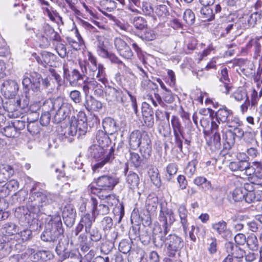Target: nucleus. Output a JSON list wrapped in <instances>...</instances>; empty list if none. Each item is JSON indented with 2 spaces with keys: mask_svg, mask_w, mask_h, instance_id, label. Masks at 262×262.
Returning a JSON list of instances; mask_svg holds the SVG:
<instances>
[{
  "mask_svg": "<svg viewBox=\"0 0 262 262\" xmlns=\"http://www.w3.org/2000/svg\"><path fill=\"white\" fill-rule=\"evenodd\" d=\"M33 188L30 193V196L27 204V209L19 208L16 211V216L23 223L30 224L32 216L34 223L36 224V228L38 227V221L35 217V215L40 211V208L44 205L52 203L55 200V195L47 191L33 192Z\"/></svg>",
  "mask_w": 262,
  "mask_h": 262,
  "instance_id": "1",
  "label": "nucleus"
},
{
  "mask_svg": "<svg viewBox=\"0 0 262 262\" xmlns=\"http://www.w3.org/2000/svg\"><path fill=\"white\" fill-rule=\"evenodd\" d=\"M63 232L60 216L59 215H55L51 217L40 237L45 242H54L59 236L63 234Z\"/></svg>",
  "mask_w": 262,
  "mask_h": 262,
  "instance_id": "2",
  "label": "nucleus"
},
{
  "mask_svg": "<svg viewBox=\"0 0 262 262\" xmlns=\"http://www.w3.org/2000/svg\"><path fill=\"white\" fill-rule=\"evenodd\" d=\"M106 148L98 146L97 144L92 145L88 149L89 156L94 158L98 162L93 166V171L102 168L106 163L111 162L114 158V149L112 147L108 154L104 155Z\"/></svg>",
  "mask_w": 262,
  "mask_h": 262,
  "instance_id": "3",
  "label": "nucleus"
},
{
  "mask_svg": "<svg viewBox=\"0 0 262 262\" xmlns=\"http://www.w3.org/2000/svg\"><path fill=\"white\" fill-rule=\"evenodd\" d=\"M118 183L119 181L115 177L103 175L96 179L97 187L90 186L89 187L91 193L103 197L104 192L112 191Z\"/></svg>",
  "mask_w": 262,
  "mask_h": 262,
  "instance_id": "4",
  "label": "nucleus"
},
{
  "mask_svg": "<svg viewBox=\"0 0 262 262\" xmlns=\"http://www.w3.org/2000/svg\"><path fill=\"white\" fill-rule=\"evenodd\" d=\"M88 130L87 117L84 112L80 111L77 117H72L70 124L64 133V135L74 136L84 135Z\"/></svg>",
  "mask_w": 262,
  "mask_h": 262,
  "instance_id": "5",
  "label": "nucleus"
},
{
  "mask_svg": "<svg viewBox=\"0 0 262 262\" xmlns=\"http://www.w3.org/2000/svg\"><path fill=\"white\" fill-rule=\"evenodd\" d=\"M56 104V113L54 116L53 120L56 123H59L69 117L73 106L71 103L64 101L61 97Z\"/></svg>",
  "mask_w": 262,
  "mask_h": 262,
  "instance_id": "6",
  "label": "nucleus"
},
{
  "mask_svg": "<svg viewBox=\"0 0 262 262\" xmlns=\"http://www.w3.org/2000/svg\"><path fill=\"white\" fill-rule=\"evenodd\" d=\"M166 246L168 256L173 257L176 253L180 251L184 247L183 239L176 234H170L166 237Z\"/></svg>",
  "mask_w": 262,
  "mask_h": 262,
  "instance_id": "7",
  "label": "nucleus"
},
{
  "mask_svg": "<svg viewBox=\"0 0 262 262\" xmlns=\"http://www.w3.org/2000/svg\"><path fill=\"white\" fill-rule=\"evenodd\" d=\"M72 63L73 61L71 60L63 63V77L71 86H75L79 84V81L83 80V78L78 70L74 69L70 71V66Z\"/></svg>",
  "mask_w": 262,
  "mask_h": 262,
  "instance_id": "8",
  "label": "nucleus"
},
{
  "mask_svg": "<svg viewBox=\"0 0 262 262\" xmlns=\"http://www.w3.org/2000/svg\"><path fill=\"white\" fill-rule=\"evenodd\" d=\"M171 124L174 137L175 146L179 149L180 151H182V139H184V136L181 122L177 116H172Z\"/></svg>",
  "mask_w": 262,
  "mask_h": 262,
  "instance_id": "9",
  "label": "nucleus"
},
{
  "mask_svg": "<svg viewBox=\"0 0 262 262\" xmlns=\"http://www.w3.org/2000/svg\"><path fill=\"white\" fill-rule=\"evenodd\" d=\"M118 2L122 6H124V0H101L100 2V11L110 19L115 20L116 17L112 14L107 13L106 11L111 12L117 8Z\"/></svg>",
  "mask_w": 262,
  "mask_h": 262,
  "instance_id": "10",
  "label": "nucleus"
},
{
  "mask_svg": "<svg viewBox=\"0 0 262 262\" xmlns=\"http://www.w3.org/2000/svg\"><path fill=\"white\" fill-rule=\"evenodd\" d=\"M105 99L108 102H119L125 105L123 92L120 89L108 86L104 91Z\"/></svg>",
  "mask_w": 262,
  "mask_h": 262,
  "instance_id": "11",
  "label": "nucleus"
},
{
  "mask_svg": "<svg viewBox=\"0 0 262 262\" xmlns=\"http://www.w3.org/2000/svg\"><path fill=\"white\" fill-rule=\"evenodd\" d=\"M148 136L145 132L139 130L133 131L129 136V145L131 148L136 149L140 145L145 144V141L148 140Z\"/></svg>",
  "mask_w": 262,
  "mask_h": 262,
  "instance_id": "12",
  "label": "nucleus"
},
{
  "mask_svg": "<svg viewBox=\"0 0 262 262\" xmlns=\"http://www.w3.org/2000/svg\"><path fill=\"white\" fill-rule=\"evenodd\" d=\"M105 69L103 65L99 63L98 66L93 67V68L90 69L89 71V76L93 79H97L102 83V84L105 85L108 82Z\"/></svg>",
  "mask_w": 262,
  "mask_h": 262,
  "instance_id": "13",
  "label": "nucleus"
},
{
  "mask_svg": "<svg viewBox=\"0 0 262 262\" xmlns=\"http://www.w3.org/2000/svg\"><path fill=\"white\" fill-rule=\"evenodd\" d=\"M210 129L212 133L214 132L213 137L210 140L207 142L208 146L212 151H215L220 149L221 146V136L219 133V124L214 121L212 120L211 122Z\"/></svg>",
  "mask_w": 262,
  "mask_h": 262,
  "instance_id": "14",
  "label": "nucleus"
},
{
  "mask_svg": "<svg viewBox=\"0 0 262 262\" xmlns=\"http://www.w3.org/2000/svg\"><path fill=\"white\" fill-rule=\"evenodd\" d=\"M208 111L212 119L215 118V120L219 124L226 123L233 115V112L225 106L219 108L215 113L211 109H208Z\"/></svg>",
  "mask_w": 262,
  "mask_h": 262,
  "instance_id": "15",
  "label": "nucleus"
},
{
  "mask_svg": "<svg viewBox=\"0 0 262 262\" xmlns=\"http://www.w3.org/2000/svg\"><path fill=\"white\" fill-rule=\"evenodd\" d=\"M114 45L120 56L127 59H131L133 53L130 47L121 38L117 37L114 40Z\"/></svg>",
  "mask_w": 262,
  "mask_h": 262,
  "instance_id": "16",
  "label": "nucleus"
},
{
  "mask_svg": "<svg viewBox=\"0 0 262 262\" xmlns=\"http://www.w3.org/2000/svg\"><path fill=\"white\" fill-rule=\"evenodd\" d=\"M76 217V210L71 205H66L63 210L62 217L65 224L68 227H72Z\"/></svg>",
  "mask_w": 262,
  "mask_h": 262,
  "instance_id": "17",
  "label": "nucleus"
},
{
  "mask_svg": "<svg viewBox=\"0 0 262 262\" xmlns=\"http://www.w3.org/2000/svg\"><path fill=\"white\" fill-rule=\"evenodd\" d=\"M91 203L92 206V213L96 217L99 215H104L109 213L108 206L104 204H100L98 205V200L96 198L92 196Z\"/></svg>",
  "mask_w": 262,
  "mask_h": 262,
  "instance_id": "18",
  "label": "nucleus"
},
{
  "mask_svg": "<svg viewBox=\"0 0 262 262\" xmlns=\"http://www.w3.org/2000/svg\"><path fill=\"white\" fill-rule=\"evenodd\" d=\"M96 48L97 52L99 56L104 58L108 56V42L103 36H96Z\"/></svg>",
  "mask_w": 262,
  "mask_h": 262,
  "instance_id": "19",
  "label": "nucleus"
},
{
  "mask_svg": "<svg viewBox=\"0 0 262 262\" xmlns=\"http://www.w3.org/2000/svg\"><path fill=\"white\" fill-rule=\"evenodd\" d=\"M159 220L164 225L171 226L176 221L173 212L167 208L162 209L159 212Z\"/></svg>",
  "mask_w": 262,
  "mask_h": 262,
  "instance_id": "20",
  "label": "nucleus"
},
{
  "mask_svg": "<svg viewBox=\"0 0 262 262\" xmlns=\"http://www.w3.org/2000/svg\"><path fill=\"white\" fill-rule=\"evenodd\" d=\"M226 251L232 257L236 258H243L245 254V251L238 245H235L232 242H228L225 244Z\"/></svg>",
  "mask_w": 262,
  "mask_h": 262,
  "instance_id": "21",
  "label": "nucleus"
},
{
  "mask_svg": "<svg viewBox=\"0 0 262 262\" xmlns=\"http://www.w3.org/2000/svg\"><path fill=\"white\" fill-rule=\"evenodd\" d=\"M220 81L223 84V85H221L220 90L226 94H228L230 90L231 89L232 86L231 85L230 79L228 76V70L227 68H224L221 70L220 73Z\"/></svg>",
  "mask_w": 262,
  "mask_h": 262,
  "instance_id": "22",
  "label": "nucleus"
},
{
  "mask_svg": "<svg viewBox=\"0 0 262 262\" xmlns=\"http://www.w3.org/2000/svg\"><path fill=\"white\" fill-rule=\"evenodd\" d=\"M13 168L8 164L0 165V184L4 183L14 174Z\"/></svg>",
  "mask_w": 262,
  "mask_h": 262,
  "instance_id": "23",
  "label": "nucleus"
},
{
  "mask_svg": "<svg viewBox=\"0 0 262 262\" xmlns=\"http://www.w3.org/2000/svg\"><path fill=\"white\" fill-rule=\"evenodd\" d=\"M56 56L54 54L47 51H43L41 53V56L38 57L36 59L39 63L46 67V65L51 66Z\"/></svg>",
  "mask_w": 262,
  "mask_h": 262,
  "instance_id": "24",
  "label": "nucleus"
},
{
  "mask_svg": "<svg viewBox=\"0 0 262 262\" xmlns=\"http://www.w3.org/2000/svg\"><path fill=\"white\" fill-rule=\"evenodd\" d=\"M248 166V161L246 160L231 162L229 164V169L233 172H243Z\"/></svg>",
  "mask_w": 262,
  "mask_h": 262,
  "instance_id": "25",
  "label": "nucleus"
},
{
  "mask_svg": "<svg viewBox=\"0 0 262 262\" xmlns=\"http://www.w3.org/2000/svg\"><path fill=\"white\" fill-rule=\"evenodd\" d=\"M178 211L183 231L186 234L188 228V223L187 221L188 211L184 205H180L178 208Z\"/></svg>",
  "mask_w": 262,
  "mask_h": 262,
  "instance_id": "26",
  "label": "nucleus"
},
{
  "mask_svg": "<svg viewBox=\"0 0 262 262\" xmlns=\"http://www.w3.org/2000/svg\"><path fill=\"white\" fill-rule=\"evenodd\" d=\"M261 18V13L257 11L253 13L250 16L245 15L242 17L239 18L237 21L243 23L244 21H246L247 20L249 26L250 27H253L256 24L257 21L260 20Z\"/></svg>",
  "mask_w": 262,
  "mask_h": 262,
  "instance_id": "27",
  "label": "nucleus"
},
{
  "mask_svg": "<svg viewBox=\"0 0 262 262\" xmlns=\"http://www.w3.org/2000/svg\"><path fill=\"white\" fill-rule=\"evenodd\" d=\"M33 220V216H31V219L30 220V223L28 224H29L30 225V228L31 229H25L24 230L22 231H20V236L21 238L22 241H27L29 239H30L32 236V230H37L38 228H36V224L37 223H34V222L32 221ZM19 221H20L19 220ZM21 223L23 224L22 222L19 221ZM26 224H27L26 223ZM38 227H40V225H38Z\"/></svg>",
  "mask_w": 262,
  "mask_h": 262,
  "instance_id": "28",
  "label": "nucleus"
},
{
  "mask_svg": "<svg viewBox=\"0 0 262 262\" xmlns=\"http://www.w3.org/2000/svg\"><path fill=\"white\" fill-rule=\"evenodd\" d=\"M18 89V85L13 80H6L1 84V90L5 93L14 94L16 92Z\"/></svg>",
  "mask_w": 262,
  "mask_h": 262,
  "instance_id": "29",
  "label": "nucleus"
},
{
  "mask_svg": "<svg viewBox=\"0 0 262 262\" xmlns=\"http://www.w3.org/2000/svg\"><path fill=\"white\" fill-rule=\"evenodd\" d=\"M148 174L154 185L159 188L161 185V181L158 168L151 166L148 169Z\"/></svg>",
  "mask_w": 262,
  "mask_h": 262,
  "instance_id": "30",
  "label": "nucleus"
},
{
  "mask_svg": "<svg viewBox=\"0 0 262 262\" xmlns=\"http://www.w3.org/2000/svg\"><path fill=\"white\" fill-rule=\"evenodd\" d=\"M96 139L98 143L97 144L105 148H106L111 143L109 137L102 130H98L97 132Z\"/></svg>",
  "mask_w": 262,
  "mask_h": 262,
  "instance_id": "31",
  "label": "nucleus"
},
{
  "mask_svg": "<svg viewBox=\"0 0 262 262\" xmlns=\"http://www.w3.org/2000/svg\"><path fill=\"white\" fill-rule=\"evenodd\" d=\"M96 217L89 213H85L81 216L80 223L85 227V232H89L93 223L95 222Z\"/></svg>",
  "mask_w": 262,
  "mask_h": 262,
  "instance_id": "32",
  "label": "nucleus"
},
{
  "mask_svg": "<svg viewBox=\"0 0 262 262\" xmlns=\"http://www.w3.org/2000/svg\"><path fill=\"white\" fill-rule=\"evenodd\" d=\"M85 105L88 110L94 111H98L102 107V103L92 96L86 100Z\"/></svg>",
  "mask_w": 262,
  "mask_h": 262,
  "instance_id": "33",
  "label": "nucleus"
},
{
  "mask_svg": "<svg viewBox=\"0 0 262 262\" xmlns=\"http://www.w3.org/2000/svg\"><path fill=\"white\" fill-rule=\"evenodd\" d=\"M244 200L248 203H251L255 201H262V191L249 192L245 194Z\"/></svg>",
  "mask_w": 262,
  "mask_h": 262,
  "instance_id": "34",
  "label": "nucleus"
},
{
  "mask_svg": "<svg viewBox=\"0 0 262 262\" xmlns=\"http://www.w3.org/2000/svg\"><path fill=\"white\" fill-rule=\"evenodd\" d=\"M102 125L105 132H108V134H112L117 130L116 122L111 118H105L103 121Z\"/></svg>",
  "mask_w": 262,
  "mask_h": 262,
  "instance_id": "35",
  "label": "nucleus"
},
{
  "mask_svg": "<svg viewBox=\"0 0 262 262\" xmlns=\"http://www.w3.org/2000/svg\"><path fill=\"white\" fill-rule=\"evenodd\" d=\"M1 232L5 236L12 235L17 233V226L12 223H8L3 225Z\"/></svg>",
  "mask_w": 262,
  "mask_h": 262,
  "instance_id": "36",
  "label": "nucleus"
},
{
  "mask_svg": "<svg viewBox=\"0 0 262 262\" xmlns=\"http://www.w3.org/2000/svg\"><path fill=\"white\" fill-rule=\"evenodd\" d=\"M60 97H57L56 99H48L46 100L42 105V110L47 113H49L53 110H56V102L59 101Z\"/></svg>",
  "mask_w": 262,
  "mask_h": 262,
  "instance_id": "37",
  "label": "nucleus"
},
{
  "mask_svg": "<svg viewBox=\"0 0 262 262\" xmlns=\"http://www.w3.org/2000/svg\"><path fill=\"white\" fill-rule=\"evenodd\" d=\"M212 228L220 235L225 234L228 231L227 223L223 220L213 224L212 225Z\"/></svg>",
  "mask_w": 262,
  "mask_h": 262,
  "instance_id": "38",
  "label": "nucleus"
},
{
  "mask_svg": "<svg viewBox=\"0 0 262 262\" xmlns=\"http://www.w3.org/2000/svg\"><path fill=\"white\" fill-rule=\"evenodd\" d=\"M52 257L53 255L49 251H38L33 254V261H35L39 260L47 261L52 258Z\"/></svg>",
  "mask_w": 262,
  "mask_h": 262,
  "instance_id": "39",
  "label": "nucleus"
},
{
  "mask_svg": "<svg viewBox=\"0 0 262 262\" xmlns=\"http://www.w3.org/2000/svg\"><path fill=\"white\" fill-rule=\"evenodd\" d=\"M225 142L223 144L224 149H230L232 146L234 145L235 137L232 132V130L230 129L227 131L225 134Z\"/></svg>",
  "mask_w": 262,
  "mask_h": 262,
  "instance_id": "40",
  "label": "nucleus"
},
{
  "mask_svg": "<svg viewBox=\"0 0 262 262\" xmlns=\"http://www.w3.org/2000/svg\"><path fill=\"white\" fill-rule=\"evenodd\" d=\"M31 77L33 81V91L34 92H39L40 82L42 79L41 75L36 72H31Z\"/></svg>",
  "mask_w": 262,
  "mask_h": 262,
  "instance_id": "41",
  "label": "nucleus"
},
{
  "mask_svg": "<svg viewBox=\"0 0 262 262\" xmlns=\"http://www.w3.org/2000/svg\"><path fill=\"white\" fill-rule=\"evenodd\" d=\"M139 181L138 175L135 172H130L126 177V182L131 189L138 188Z\"/></svg>",
  "mask_w": 262,
  "mask_h": 262,
  "instance_id": "42",
  "label": "nucleus"
},
{
  "mask_svg": "<svg viewBox=\"0 0 262 262\" xmlns=\"http://www.w3.org/2000/svg\"><path fill=\"white\" fill-rule=\"evenodd\" d=\"M200 13L204 21H211L214 18L212 9L209 6H203L200 10Z\"/></svg>",
  "mask_w": 262,
  "mask_h": 262,
  "instance_id": "43",
  "label": "nucleus"
},
{
  "mask_svg": "<svg viewBox=\"0 0 262 262\" xmlns=\"http://www.w3.org/2000/svg\"><path fill=\"white\" fill-rule=\"evenodd\" d=\"M131 23L133 24L134 26L138 30H144L147 26L146 20L140 16L134 17L132 19Z\"/></svg>",
  "mask_w": 262,
  "mask_h": 262,
  "instance_id": "44",
  "label": "nucleus"
},
{
  "mask_svg": "<svg viewBox=\"0 0 262 262\" xmlns=\"http://www.w3.org/2000/svg\"><path fill=\"white\" fill-rule=\"evenodd\" d=\"M95 80V79H93L90 77H87L81 84V86L85 96H87L89 94L90 90H93Z\"/></svg>",
  "mask_w": 262,
  "mask_h": 262,
  "instance_id": "45",
  "label": "nucleus"
},
{
  "mask_svg": "<svg viewBox=\"0 0 262 262\" xmlns=\"http://www.w3.org/2000/svg\"><path fill=\"white\" fill-rule=\"evenodd\" d=\"M248 96L246 90L242 87L238 88L231 95V97L233 98L237 101H241L244 98L247 99Z\"/></svg>",
  "mask_w": 262,
  "mask_h": 262,
  "instance_id": "46",
  "label": "nucleus"
},
{
  "mask_svg": "<svg viewBox=\"0 0 262 262\" xmlns=\"http://www.w3.org/2000/svg\"><path fill=\"white\" fill-rule=\"evenodd\" d=\"M232 132L233 134H234V137L238 138L239 139H241L243 138L245 140L246 137L247 136H249L251 139L253 138V133L251 132H245L241 126L235 127V128L232 130Z\"/></svg>",
  "mask_w": 262,
  "mask_h": 262,
  "instance_id": "47",
  "label": "nucleus"
},
{
  "mask_svg": "<svg viewBox=\"0 0 262 262\" xmlns=\"http://www.w3.org/2000/svg\"><path fill=\"white\" fill-rule=\"evenodd\" d=\"M158 204V198L148 196L146 201V208L148 212L156 211Z\"/></svg>",
  "mask_w": 262,
  "mask_h": 262,
  "instance_id": "48",
  "label": "nucleus"
},
{
  "mask_svg": "<svg viewBox=\"0 0 262 262\" xmlns=\"http://www.w3.org/2000/svg\"><path fill=\"white\" fill-rule=\"evenodd\" d=\"M246 243L249 248L252 251H256L258 248V239L257 237L253 234L248 236Z\"/></svg>",
  "mask_w": 262,
  "mask_h": 262,
  "instance_id": "49",
  "label": "nucleus"
},
{
  "mask_svg": "<svg viewBox=\"0 0 262 262\" xmlns=\"http://www.w3.org/2000/svg\"><path fill=\"white\" fill-rule=\"evenodd\" d=\"M12 245L9 242L8 238L4 234H0V250H5L7 252H10Z\"/></svg>",
  "mask_w": 262,
  "mask_h": 262,
  "instance_id": "50",
  "label": "nucleus"
},
{
  "mask_svg": "<svg viewBox=\"0 0 262 262\" xmlns=\"http://www.w3.org/2000/svg\"><path fill=\"white\" fill-rule=\"evenodd\" d=\"M150 140L149 138L148 140L145 141V144L141 145L140 152L142 157L145 159H148L151 152V147L150 145Z\"/></svg>",
  "mask_w": 262,
  "mask_h": 262,
  "instance_id": "51",
  "label": "nucleus"
},
{
  "mask_svg": "<svg viewBox=\"0 0 262 262\" xmlns=\"http://www.w3.org/2000/svg\"><path fill=\"white\" fill-rule=\"evenodd\" d=\"M3 134L8 138H14L17 137L19 132L12 123V125H9L4 128Z\"/></svg>",
  "mask_w": 262,
  "mask_h": 262,
  "instance_id": "52",
  "label": "nucleus"
},
{
  "mask_svg": "<svg viewBox=\"0 0 262 262\" xmlns=\"http://www.w3.org/2000/svg\"><path fill=\"white\" fill-rule=\"evenodd\" d=\"M143 33H141L140 38L146 41H151L156 38V34L154 31L147 28L144 29Z\"/></svg>",
  "mask_w": 262,
  "mask_h": 262,
  "instance_id": "53",
  "label": "nucleus"
},
{
  "mask_svg": "<svg viewBox=\"0 0 262 262\" xmlns=\"http://www.w3.org/2000/svg\"><path fill=\"white\" fill-rule=\"evenodd\" d=\"M138 69L141 72L140 75L142 77L141 84L144 88L148 86L150 84L157 86L156 84L153 83L148 78L147 73L143 69L140 67H138Z\"/></svg>",
  "mask_w": 262,
  "mask_h": 262,
  "instance_id": "54",
  "label": "nucleus"
},
{
  "mask_svg": "<svg viewBox=\"0 0 262 262\" xmlns=\"http://www.w3.org/2000/svg\"><path fill=\"white\" fill-rule=\"evenodd\" d=\"M113 226V221L110 216H105L100 222V227L104 232L110 230Z\"/></svg>",
  "mask_w": 262,
  "mask_h": 262,
  "instance_id": "55",
  "label": "nucleus"
},
{
  "mask_svg": "<svg viewBox=\"0 0 262 262\" xmlns=\"http://www.w3.org/2000/svg\"><path fill=\"white\" fill-rule=\"evenodd\" d=\"M197 161L193 160L189 162L185 169V173L188 177H191L196 171Z\"/></svg>",
  "mask_w": 262,
  "mask_h": 262,
  "instance_id": "56",
  "label": "nucleus"
},
{
  "mask_svg": "<svg viewBox=\"0 0 262 262\" xmlns=\"http://www.w3.org/2000/svg\"><path fill=\"white\" fill-rule=\"evenodd\" d=\"M245 191V189L241 187L236 188L232 192V198L234 201L239 202L244 199Z\"/></svg>",
  "mask_w": 262,
  "mask_h": 262,
  "instance_id": "57",
  "label": "nucleus"
},
{
  "mask_svg": "<svg viewBox=\"0 0 262 262\" xmlns=\"http://www.w3.org/2000/svg\"><path fill=\"white\" fill-rule=\"evenodd\" d=\"M129 160L136 168L141 166L142 161L138 154L131 151L129 152Z\"/></svg>",
  "mask_w": 262,
  "mask_h": 262,
  "instance_id": "58",
  "label": "nucleus"
},
{
  "mask_svg": "<svg viewBox=\"0 0 262 262\" xmlns=\"http://www.w3.org/2000/svg\"><path fill=\"white\" fill-rule=\"evenodd\" d=\"M103 197H98L101 200L105 199V202L107 203V205H108V207L113 206L114 205L117 204L118 202V200L114 194H105L103 193Z\"/></svg>",
  "mask_w": 262,
  "mask_h": 262,
  "instance_id": "59",
  "label": "nucleus"
},
{
  "mask_svg": "<svg viewBox=\"0 0 262 262\" xmlns=\"http://www.w3.org/2000/svg\"><path fill=\"white\" fill-rule=\"evenodd\" d=\"M155 12L159 17H165L168 14L167 7L165 5L157 6Z\"/></svg>",
  "mask_w": 262,
  "mask_h": 262,
  "instance_id": "60",
  "label": "nucleus"
},
{
  "mask_svg": "<svg viewBox=\"0 0 262 262\" xmlns=\"http://www.w3.org/2000/svg\"><path fill=\"white\" fill-rule=\"evenodd\" d=\"M19 187V183L17 180L12 179L9 182H7L5 185L3 186V188H6L9 193L10 191H16Z\"/></svg>",
  "mask_w": 262,
  "mask_h": 262,
  "instance_id": "61",
  "label": "nucleus"
},
{
  "mask_svg": "<svg viewBox=\"0 0 262 262\" xmlns=\"http://www.w3.org/2000/svg\"><path fill=\"white\" fill-rule=\"evenodd\" d=\"M231 20H229L228 22L224 24V32L223 33V35H225L226 34L230 33L231 31L233 30L234 28L237 29V23H234V20L233 18H231Z\"/></svg>",
  "mask_w": 262,
  "mask_h": 262,
  "instance_id": "62",
  "label": "nucleus"
},
{
  "mask_svg": "<svg viewBox=\"0 0 262 262\" xmlns=\"http://www.w3.org/2000/svg\"><path fill=\"white\" fill-rule=\"evenodd\" d=\"M159 133L164 137H168L171 135V128L169 124L163 123L158 128Z\"/></svg>",
  "mask_w": 262,
  "mask_h": 262,
  "instance_id": "63",
  "label": "nucleus"
},
{
  "mask_svg": "<svg viewBox=\"0 0 262 262\" xmlns=\"http://www.w3.org/2000/svg\"><path fill=\"white\" fill-rule=\"evenodd\" d=\"M183 18L188 25H192L195 20V15L190 9H187L184 13Z\"/></svg>",
  "mask_w": 262,
  "mask_h": 262,
  "instance_id": "64",
  "label": "nucleus"
}]
</instances>
